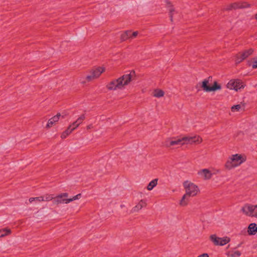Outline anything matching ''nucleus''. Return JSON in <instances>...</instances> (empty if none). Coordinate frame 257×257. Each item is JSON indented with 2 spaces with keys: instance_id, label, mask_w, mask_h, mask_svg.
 I'll return each mask as SVG.
<instances>
[{
  "instance_id": "1",
  "label": "nucleus",
  "mask_w": 257,
  "mask_h": 257,
  "mask_svg": "<svg viewBox=\"0 0 257 257\" xmlns=\"http://www.w3.org/2000/svg\"><path fill=\"white\" fill-rule=\"evenodd\" d=\"M247 160L245 154L243 153L233 154L229 156L224 164V168L226 171H231L240 167Z\"/></svg>"
},
{
  "instance_id": "2",
  "label": "nucleus",
  "mask_w": 257,
  "mask_h": 257,
  "mask_svg": "<svg viewBox=\"0 0 257 257\" xmlns=\"http://www.w3.org/2000/svg\"><path fill=\"white\" fill-rule=\"evenodd\" d=\"M135 71L132 70L130 74L123 75L118 78L113 80L106 85V87L110 90L121 89L133 80V76H135Z\"/></svg>"
},
{
  "instance_id": "3",
  "label": "nucleus",
  "mask_w": 257,
  "mask_h": 257,
  "mask_svg": "<svg viewBox=\"0 0 257 257\" xmlns=\"http://www.w3.org/2000/svg\"><path fill=\"white\" fill-rule=\"evenodd\" d=\"M183 185L185 193L191 197H195L200 193L198 186L190 181L187 180L184 182Z\"/></svg>"
},
{
  "instance_id": "4",
  "label": "nucleus",
  "mask_w": 257,
  "mask_h": 257,
  "mask_svg": "<svg viewBox=\"0 0 257 257\" xmlns=\"http://www.w3.org/2000/svg\"><path fill=\"white\" fill-rule=\"evenodd\" d=\"M211 77L209 76L208 79L203 80L201 82L200 87L204 91L207 92L220 90L221 89V86L216 81H214L212 85H209V79Z\"/></svg>"
},
{
  "instance_id": "5",
  "label": "nucleus",
  "mask_w": 257,
  "mask_h": 257,
  "mask_svg": "<svg viewBox=\"0 0 257 257\" xmlns=\"http://www.w3.org/2000/svg\"><path fill=\"white\" fill-rule=\"evenodd\" d=\"M182 145H199L203 142V139L199 135L185 136L182 137Z\"/></svg>"
},
{
  "instance_id": "6",
  "label": "nucleus",
  "mask_w": 257,
  "mask_h": 257,
  "mask_svg": "<svg viewBox=\"0 0 257 257\" xmlns=\"http://www.w3.org/2000/svg\"><path fill=\"white\" fill-rule=\"evenodd\" d=\"M164 146L169 149H173L175 146L182 145V137L167 138L163 143Z\"/></svg>"
},
{
  "instance_id": "7",
  "label": "nucleus",
  "mask_w": 257,
  "mask_h": 257,
  "mask_svg": "<svg viewBox=\"0 0 257 257\" xmlns=\"http://www.w3.org/2000/svg\"><path fill=\"white\" fill-rule=\"evenodd\" d=\"M241 211L247 216L257 218V205L246 204L242 207Z\"/></svg>"
},
{
  "instance_id": "8",
  "label": "nucleus",
  "mask_w": 257,
  "mask_h": 257,
  "mask_svg": "<svg viewBox=\"0 0 257 257\" xmlns=\"http://www.w3.org/2000/svg\"><path fill=\"white\" fill-rule=\"evenodd\" d=\"M253 49L250 48L242 52H239L235 56V63L238 64L250 56L253 52Z\"/></svg>"
},
{
  "instance_id": "9",
  "label": "nucleus",
  "mask_w": 257,
  "mask_h": 257,
  "mask_svg": "<svg viewBox=\"0 0 257 257\" xmlns=\"http://www.w3.org/2000/svg\"><path fill=\"white\" fill-rule=\"evenodd\" d=\"M104 71V68L101 67H98L92 69L90 72V74L86 76V81L90 82L93 79L98 77Z\"/></svg>"
},
{
  "instance_id": "10",
  "label": "nucleus",
  "mask_w": 257,
  "mask_h": 257,
  "mask_svg": "<svg viewBox=\"0 0 257 257\" xmlns=\"http://www.w3.org/2000/svg\"><path fill=\"white\" fill-rule=\"evenodd\" d=\"M68 193H62L55 196L54 201H53L54 205H58L60 204H68Z\"/></svg>"
},
{
  "instance_id": "11",
  "label": "nucleus",
  "mask_w": 257,
  "mask_h": 257,
  "mask_svg": "<svg viewBox=\"0 0 257 257\" xmlns=\"http://www.w3.org/2000/svg\"><path fill=\"white\" fill-rule=\"evenodd\" d=\"M227 87L230 89H233L237 91L238 89L243 88L244 84L243 82L239 80H230L227 84Z\"/></svg>"
},
{
  "instance_id": "12",
  "label": "nucleus",
  "mask_w": 257,
  "mask_h": 257,
  "mask_svg": "<svg viewBox=\"0 0 257 257\" xmlns=\"http://www.w3.org/2000/svg\"><path fill=\"white\" fill-rule=\"evenodd\" d=\"M61 116L60 113H57L56 115L50 118L48 121L45 128L47 130H49L53 126H54L58 123Z\"/></svg>"
},
{
  "instance_id": "13",
  "label": "nucleus",
  "mask_w": 257,
  "mask_h": 257,
  "mask_svg": "<svg viewBox=\"0 0 257 257\" xmlns=\"http://www.w3.org/2000/svg\"><path fill=\"white\" fill-rule=\"evenodd\" d=\"M198 175L203 179L210 180L212 176L211 171L208 169H203L198 172Z\"/></svg>"
},
{
  "instance_id": "14",
  "label": "nucleus",
  "mask_w": 257,
  "mask_h": 257,
  "mask_svg": "<svg viewBox=\"0 0 257 257\" xmlns=\"http://www.w3.org/2000/svg\"><path fill=\"white\" fill-rule=\"evenodd\" d=\"M147 204L145 200H141L131 210L132 213L137 212L141 210L143 208L145 207Z\"/></svg>"
},
{
  "instance_id": "15",
  "label": "nucleus",
  "mask_w": 257,
  "mask_h": 257,
  "mask_svg": "<svg viewBox=\"0 0 257 257\" xmlns=\"http://www.w3.org/2000/svg\"><path fill=\"white\" fill-rule=\"evenodd\" d=\"M190 197V196L185 193L179 201V205L182 207L186 206L189 202Z\"/></svg>"
},
{
  "instance_id": "16",
  "label": "nucleus",
  "mask_w": 257,
  "mask_h": 257,
  "mask_svg": "<svg viewBox=\"0 0 257 257\" xmlns=\"http://www.w3.org/2000/svg\"><path fill=\"white\" fill-rule=\"evenodd\" d=\"M85 119V116L82 114L75 122L72 123L69 126H72L71 129L74 131L76 128Z\"/></svg>"
},
{
  "instance_id": "17",
  "label": "nucleus",
  "mask_w": 257,
  "mask_h": 257,
  "mask_svg": "<svg viewBox=\"0 0 257 257\" xmlns=\"http://www.w3.org/2000/svg\"><path fill=\"white\" fill-rule=\"evenodd\" d=\"M55 196L53 194H46L43 196H40L38 199L39 202L54 201Z\"/></svg>"
},
{
  "instance_id": "18",
  "label": "nucleus",
  "mask_w": 257,
  "mask_h": 257,
  "mask_svg": "<svg viewBox=\"0 0 257 257\" xmlns=\"http://www.w3.org/2000/svg\"><path fill=\"white\" fill-rule=\"evenodd\" d=\"M232 5L233 6V9L234 10L248 8L250 6L246 2L234 3H232Z\"/></svg>"
},
{
  "instance_id": "19",
  "label": "nucleus",
  "mask_w": 257,
  "mask_h": 257,
  "mask_svg": "<svg viewBox=\"0 0 257 257\" xmlns=\"http://www.w3.org/2000/svg\"><path fill=\"white\" fill-rule=\"evenodd\" d=\"M248 233L250 235L254 234L257 232V225L255 223H251L248 227Z\"/></svg>"
},
{
  "instance_id": "20",
  "label": "nucleus",
  "mask_w": 257,
  "mask_h": 257,
  "mask_svg": "<svg viewBox=\"0 0 257 257\" xmlns=\"http://www.w3.org/2000/svg\"><path fill=\"white\" fill-rule=\"evenodd\" d=\"M12 231L10 228H5L0 229V238L4 237L6 236L10 235Z\"/></svg>"
},
{
  "instance_id": "21",
  "label": "nucleus",
  "mask_w": 257,
  "mask_h": 257,
  "mask_svg": "<svg viewBox=\"0 0 257 257\" xmlns=\"http://www.w3.org/2000/svg\"><path fill=\"white\" fill-rule=\"evenodd\" d=\"M158 182V179H155L152 180L149 183L148 186H147V189L148 191L152 190L154 189V188L157 185Z\"/></svg>"
},
{
  "instance_id": "22",
  "label": "nucleus",
  "mask_w": 257,
  "mask_h": 257,
  "mask_svg": "<svg viewBox=\"0 0 257 257\" xmlns=\"http://www.w3.org/2000/svg\"><path fill=\"white\" fill-rule=\"evenodd\" d=\"M131 31H125L120 36V40L121 42L125 41L128 38H131Z\"/></svg>"
},
{
  "instance_id": "23",
  "label": "nucleus",
  "mask_w": 257,
  "mask_h": 257,
  "mask_svg": "<svg viewBox=\"0 0 257 257\" xmlns=\"http://www.w3.org/2000/svg\"><path fill=\"white\" fill-rule=\"evenodd\" d=\"M167 5L168 7L169 8V11L170 20L171 22H173V12H174V9L173 8V6L170 2L168 1L167 2Z\"/></svg>"
},
{
  "instance_id": "24",
  "label": "nucleus",
  "mask_w": 257,
  "mask_h": 257,
  "mask_svg": "<svg viewBox=\"0 0 257 257\" xmlns=\"http://www.w3.org/2000/svg\"><path fill=\"white\" fill-rule=\"evenodd\" d=\"M242 106H243V108H242L241 104L234 105L231 107V110L232 112L239 111L240 110L244 111H245L244 105H243Z\"/></svg>"
},
{
  "instance_id": "25",
  "label": "nucleus",
  "mask_w": 257,
  "mask_h": 257,
  "mask_svg": "<svg viewBox=\"0 0 257 257\" xmlns=\"http://www.w3.org/2000/svg\"><path fill=\"white\" fill-rule=\"evenodd\" d=\"M71 127L72 126H69L68 128L62 133L61 136L62 139H65L73 132V130L71 129Z\"/></svg>"
},
{
  "instance_id": "26",
  "label": "nucleus",
  "mask_w": 257,
  "mask_h": 257,
  "mask_svg": "<svg viewBox=\"0 0 257 257\" xmlns=\"http://www.w3.org/2000/svg\"><path fill=\"white\" fill-rule=\"evenodd\" d=\"M209 239L215 245H219L220 237H217L215 234H212L210 236Z\"/></svg>"
},
{
  "instance_id": "27",
  "label": "nucleus",
  "mask_w": 257,
  "mask_h": 257,
  "mask_svg": "<svg viewBox=\"0 0 257 257\" xmlns=\"http://www.w3.org/2000/svg\"><path fill=\"white\" fill-rule=\"evenodd\" d=\"M230 238L227 236L223 237L222 238L220 237L219 241V245H224L228 243L230 241Z\"/></svg>"
},
{
  "instance_id": "28",
  "label": "nucleus",
  "mask_w": 257,
  "mask_h": 257,
  "mask_svg": "<svg viewBox=\"0 0 257 257\" xmlns=\"http://www.w3.org/2000/svg\"><path fill=\"white\" fill-rule=\"evenodd\" d=\"M164 95V92L161 89H156L154 91V96L156 97H161L163 96Z\"/></svg>"
},
{
  "instance_id": "29",
  "label": "nucleus",
  "mask_w": 257,
  "mask_h": 257,
  "mask_svg": "<svg viewBox=\"0 0 257 257\" xmlns=\"http://www.w3.org/2000/svg\"><path fill=\"white\" fill-rule=\"evenodd\" d=\"M81 197V194L79 193L75 195L71 198H68V203L72 202L74 200L79 199Z\"/></svg>"
},
{
  "instance_id": "30",
  "label": "nucleus",
  "mask_w": 257,
  "mask_h": 257,
  "mask_svg": "<svg viewBox=\"0 0 257 257\" xmlns=\"http://www.w3.org/2000/svg\"><path fill=\"white\" fill-rule=\"evenodd\" d=\"M241 255V252L238 250H235L230 253L231 257H239Z\"/></svg>"
},
{
  "instance_id": "31",
  "label": "nucleus",
  "mask_w": 257,
  "mask_h": 257,
  "mask_svg": "<svg viewBox=\"0 0 257 257\" xmlns=\"http://www.w3.org/2000/svg\"><path fill=\"white\" fill-rule=\"evenodd\" d=\"M253 64L252 65V67L253 69L257 68V59L256 58H252Z\"/></svg>"
},
{
  "instance_id": "32",
  "label": "nucleus",
  "mask_w": 257,
  "mask_h": 257,
  "mask_svg": "<svg viewBox=\"0 0 257 257\" xmlns=\"http://www.w3.org/2000/svg\"><path fill=\"white\" fill-rule=\"evenodd\" d=\"M233 9V6L232 5V4H231L230 5H229V6H227V7L226 8H224L223 9V11H231Z\"/></svg>"
},
{
  "instance_id": "33",
  "label": "nucleus",
  "mask_w": 257,
  "mask_h": 257,
  "mask_svg": "<svg viewBox=\"0 0 257 257\" xmlns=\"http://www.w3.org/2000/svg\"><path fill=\"white\" fill-rule=\"evenodd\" d=\"M39 198V197L30 198L29 199V202L30 203H32L34 201H39V200L38 199Z\"/></svg>"
},
{
  "instance_id": "34",
  "label": "nucleus",
  "mask_w": 257,
  "mask_h": 257,
  "mask_svg": "<svg viewBox=\"0 0 257 257\" xmlns=\"http://www.w3.org/2000/svg\"><path fill=\"white\" fill-rule=\"evenodd\" d=\"M138 34V32L137 31L134 32L133 33H131V38H135L137 36Z\"/></svg>"
},
{
  "instance_id": "35",
  "label": "nucleus",
  "mask_w": 257,
  "mask_h": 257,
  "mask_svg": "<svg viewBox=\"0 0 257 257\" xmlns=\"http://www.w3.org/2000/svg\"><path fill=\"white\" fill-rule=\"evenodd\" d=\"M197 257H209V255L207 253H204L198 256Z\"/></svg>"
},
{
  "instance_id": "36",
  "label": "nucleus",
  "mask_w": 257,
  "mask_h": 257,
  "mask_svg": "<svg viewBox=\"0 0 257 257\" xmlns=\"http://www.w3.org/2000/svg\"><path fill=\"white\" fill-rule=\"evenodd\" d=\"M247 65H248V66H250V65H251V61H250L248 60V61H247Z\"/></svg>"
},
{
  "instance_id": "37",
  "label": "nucleus",
  "mask_w": 257,
  "mask_h": 257,
  "mask_svg": "<svg viewBox=\"0 0 257 257\" xmlns=\"http://www.w3.org/2000/svg\"><path fill=\"white\" fill-rule=\"evenodd\" d=\"M91 125H88V126H87V127L88 129H89V128H91Z\"/></svg>"
},
{
  "instance_id": "38",
  "label": "nucleus",
  "mask_w": 257,
  "mask_h": 257,
  "mask_svg": "<svg viewBox=\"0 0 257 257\" xmlns=\"http://www.w3.org/2000/svg\"><path fill=\"white\" fill-rule=\"evenodd\" d=\"M255 19L257 20V14L255 15Z\"/></svg>"
},
{
  "instance_id": "39",
  "label": "nucleus",
  "mask_w": 257,
  "mask_h": 257,
  "mask_svg": "<svg viewBox=\"0 0 257 257\" xmlns=\"http://www.w3.org/2000/svg\"><path fill=\"white\" fill-rule=\"evenodd\" d=\"M229 111V108H228L227 110H226V111Z\"/></svg>"
}]
</instances>
